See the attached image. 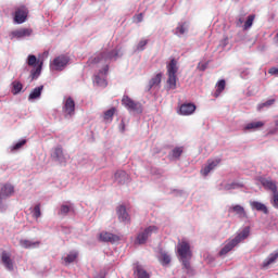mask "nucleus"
I'll return each mask as SVG.
<instances>
[{"instance_id":"nucleus-30","label":"nucleus","mask_w":278,"mask_h":278,"mask_svg":"<svg viewBox=\"0 0 278 278\" xmlns=\"http://www.w3.org/2000/svg\"><path fill=\"white\" fill-rule=\"evenodd\" d=\"M105 60V52L98 53L96 56L89 59V64H99Z\"/></svg>"},{"instance_id":"nucleus-36","label":"nucleus","mask_w":278,"mask_h":278,"mask_svg":"<svg viewBox=\"0 0 278 278\" xmlns=\"http://www.w3.org/2000/svg\"><path fill=\"white\" fill-rule=\"evenodd\" d=\"M27 144L26 139L20 140L17 143H15L13 147H11V152L14 153V151H18V149H23Z\"/></svg>"},{"instance_id":"nucleus-53","label":"nucleus","mask_w":278,"mask_h":278,"mask_svg":"<svg viewBox=\"0 0 278 278\" xmlns=\"http://www.w3.org/2000/svg\"><path fill=\"white\" fill-rule=\"evenodd\" d=\"M274 123H275V126H276V127H278V115H277V116H275V121H274Z\"/></svg>"},{"instance_id":"nucleus-45","label":"nucleus","mask_w":278,"mask_h":278,"mask_svg":"<svg viewBox=\"0 0 278 278\" xmlns=\"http://www.w3.org/2000/svg\"><path fill=\"white\" fill-rule=\"evenodd\" d=\"M238 186L239 185L236 182L227 184V185H225L224 190H236V188H238Z\"/></svg>"},{"instance_id":"nucleus-12","label":"nucleus","mask_w":278,"mask_h":278,"mask_svg":"<svg viewBox=\"0 0 278 278\" xmlns=\"http://www.w3.org/2000/svg\"><path fill=\"white\" fill-rule=\"evenodd\" d=\"M218 164H220V159L208 160L207 165L201 169V175H203V177H207V175H210V173H212V170H214Z\"/></svg>"},{"instance_id":"nucleus-49","label":"nucleus","mask_w":278,"mask_h":278,"mask_svg":"<svg viewBox=\"0 0 278 278\" xmlns=\"http://www.w3.org/2000/svg\"><path fill=\"white\" fill-rule=\"evenodd\" d=\"M137 21L138 23H142V13L137 15Z\"/></svg>"},{"instance_id":"nucleus-40","label":"nucleus","mask_w":278,"mask_h":278,"mask_svg":"<svg viewBox=\"0 0 278 278\" xmlns=\"http://www.w3.org/2000/svg\"><path fill=\"white\" fill-rule=\"evenodd\" d=\"M270 105H275V99H270L264 103L258 104L257 110L261 111V110H264V108H270Z\"/></svg>"},{"instance_id":"nucleus-38","label":"nucleus","mask_w":278,"mask_h":278,"mask_svg":"<svg viewBox=\"0 0 278 278\" xmlns=\"http://www.w3.org/2000/svg\"><path fill=\"white\" fill-rule=\"evenodd\" d=\"M253 21H255V15H249L248 20L245 21L244 25H243V29H251V27H253Z\"/></svg>"},{"instance_id":"nucleus-43","label":"nucleus","mask_w":278,"mask_h":278,"mask_svg":"<svg viewBox=\"0 0 278 278\" xmlns=\"http://www.w3.org/2000/svg\"><path fill=\"white\" fill-rule=\"evenodd\" d=\"M40 216H42V213L40 211V204H37L33 210V217L38 219L40 218Z\"/></svg>"},{"instance_id":"nucleus-26","label":"nucleus","mask_w":278,"mask_h":278,"mask_svg":"<svg viewBox=\"0 0 278 278\" xmlns=\"http://www.w3.org/2000/svg\"><path fill=\"white\" fill-rule=\"evenodd\" d=\"M226 86H227V83L225 81V79H220V80L216 84V86H215L216 91H215V93L213 94V97H215L216 99H218V97H220V93L223 92V90H225Z\"/></svg>"},{"instance_id":"nucleus-4","label":"nucleus","mask_w":278,"mask_h":278,"mask_svg":"<svg viewBox=\"0 0 278 278\" xmlns=\"http://www.w3.org/2000/svg\"><path fill=\"white\" fill-rule=\"evenodd\" d=\"M153 233H157V227L156 226H149L137 235L136 242L137 244H146L147 240L153 236Z\"/></svg>"},{"instance_id":"nucleus-8","label":"nucleus","mask_w":278,"mask_h":278,"mask_svg":"<svg viewBox=\"0 0 278 278\" xmlns=\"http://www.w3.org/2000/svg\"><path fill=\"white\" fill-rule=\"evenodd\" d=\"M0 257L7 270H14V261H12V254H10L8 251H2Z\"/></svg>"},{"instance_id":"nucleus-15","label":"nucleus","mask_w":278,"mask_h":278,"mask_svg":"<svg viewBox=\"0 0 278 278\" xmlns=\"http://www.w3.org/2000/svg\"><path fill=\"white\" fill-rule=\"evenodd\" d=\"M228 212L230 214H236L240 218H248L247 211L244 210V206H242L240 204H236L233 206H230Z\"/></svg>"},{"instance_id":"nucleus-20","label":"nucleus","mask_w":278,"mask_h":278,"mask_svg":"<svg viewBox=\"0 0 278 278\" xmlns=\"http://www.w3.org/2000/svg\"><path fill=\"white\" fill-rule=\"evenodd\" d=\"M264 125V122H251L243 127V131H257V129H262Z\"/></svg>"},{"instance_id":"nucleus-46","label":"nucleus","mask_w":278,"mask_h":278,"mask_svg":"<svg viewBox=\"0 0 278 278\" xmlns=\"http://www.w3.org/2000/svg\"><path fill=\"white\" fill-rule=\"evenodd\" d=\"M176 34H180V36H184L186 34V26L180 25L176 28Z\"/></svg>"},{"instance_id":"nucleus-48","label":"nucleus","mask_w":278,"mask_h":278,"mask_svg":"<svg viewBox=\"0 0 278 278\" xmlns=\"http://www.w3.org/2000/svg\"><path fill=\"white\" fill-rule=\"evenodd\" d=\"M269 75H278V67H271L268 71Z\"/></svg>"},{"instance_id":"nucleus-3","label":"nucleus","mask_w":278,"mask_h":278,"mask_svg":"<svg viewBox=\"0 0 278 278\" xmlns=\"http://www.w3.org/2000/svg\"><path fill=\"white\" fill-rule=\"evenodd\" d=\"M68 62H71V58L61 54L53 59L52 63L50 64V68L52 71H64L66 66H68Z\"/></svg>"},{"instance_id":"nucleus-44","label":"nucleus","mask_w":278,"mask_h":278,"mask_svg":"<svg viewBox=\"0 0 278 278\" xmlns=\"http://www.w3.org/2000/svg\"><path fill=\"white\" fill-rule=\"evenodd\" d=\"M104 56H105V60H112V59H114V58H118V51L112 50V51L109 52V53H105V52H104Z\"/></svg>"},{"instance_id":"nucleus-9","label":"nucleus","mask_w":278,"mask_h":278,"mask_svg":"<svg viewBox=\"0 0 278 278\" xmlns=\"http://www.w3.org/2000/svg\"><path fill=\"white\" fill-rule=\"evenodd\" d=\"M194 112H197V105L194 103H184L179 108V114L181 116H191Z\"/></svg>"},{"instance_id":"nucleus-37","label":"nucleus","mask_w":278,"mask_h":278,"mask_svg":"<svg viewBox=\"0 0 278 278\" xmlns=\"http://www.w3.org/2000/svg\"><path fill=\"white\" fill-rule=\"evenodd\" d=\"M72 210H73L72 205L62 204L59 211V215L66 216V214H68V212H71Z\"/></svg>"},{"instance_id":"nucleus-13","label":"nucleus","mask_w":278,"mask_h":278,"mask_svg":"<svg viewBox=\"0 0 278 278\" xmlns=\"http://www.w3.org/2000/svg\"><path fill=\"white\" fill-rule=\"evenodd\" d=\"M100 241L101 242H111V244H114V242L121 241V237H118V235L103 231L100 233Z\"/></svg>"},{"instance_id":"nucleus-52","label":"nucleus","mask_w":278,"mask_h":278,"mask_svg":"<svg viewBox=\"0 0 278 278\" xmlns=\"http://www.w3.org/2000/svg\"><path fill=\"white\" fill-rule=\"evenodd\" d=\"M243 23H244V21H243L242 18H239L237 25L240 26V25H242Z\"/></svg>"},{"instance_id":"nucleus-28","label":"nucleus","mask_w":278,"mask_h":278,"mask_svg":"<svg viewBox=\"0 0 278 278\" xmlns=\"http://www.w3.org/2000/svg\"><path fill=\"white\" fill-rule=\"evenodd\" d=\"M77 257H79V253L70 252L65 257H63V262L65 264H73V262H75V260H77Z\"/></svg>"},{"instance_id":"nucleus-10","label":"nucleus","mask_w":278,"mask_h":278,"mask_svg":"<svg viewBox=\"0 0 278 278\" xmlns=\"http://www.w3.org/2000/svg\"><path fill=\"white\" fill-rule=\"evenodd\" d=\"M27 8L25 7H21L15 11V16H14V21L15 23H17L18 25L25 23V21H27Z\"/></svg>"},{"instance_id":"nucleus-51","label":"nucleus","mask_w":278,"mask_h":278,"mask_svg":"<svg viewBox=\"0 0 278 278\" xmlns=\"http://www.w3.org/2000/svg\"><path fill=\"white\" fill-rule=\"evenodd\" d=\"M110 71V66H104V68H103V73H104V75H108V72Z\"/></svg>"},{"instance_id":"nucleus-7","label":"nucleus","mask_w":278,"mask_h":278,"mask_svg":"<svg viewBox=\"0 0 278 278\" xmlns=\"http://www.w3.org/2000/svg\"><path fill=\"white\" fill-rule=\"evenodd\" d=\"M51 157L55 162H60V164H66V155H64V149L62 148V146H58L53 149Z\"/></svg>"},{"instance_id":"nucleus-6","label":"nucleus","mask_w":278,"mask_h":278,"mask_svg":"<svg viewBox=\"0 0 278 278\" xmlns=\"http://www.w3.org/2000/svg\"><path fill=\"white\" fill-rule=\"evenodd\" d=\"M122 103L127 108V110H131L132 112H141L142 108L140 103L134 101L128 96H124L122 99Z\"/></svg>"},{"instance_id":"nucleus-29","label":"nucleus","mask_w":278,"mask_h":278,"mask_svg":"<svg viewBox=\"0 0 278 278\" xmlns=\"http://www.w3.org/2000/svg\"><path fill=\"white\" fill-rule=\"evenodd\" d=\"M277 257H278V252L270 254L269 257L263 262V268H267L270 266V264H275V262H277Z\"/></svg>"},{"instance_id":"nucleus-11","label":"nucleus","mask_w":278,"mask_h":278,"mask_svg":"<svg viewBox=\"0 0 278 278\" xmlns=\"http://www.w3.org/2000/svg\"><path fill=\"white\" fill-rule=\"evenodd\" d=\"M116 212L121 223H131V217H129V213H127V207H125V205L117 206Z\"/></svg>"},{"instance_id":"nucleus-25","label":"nucleus","mask_w":278,"mask_h":278,"mask_svg":"<svg viewBox=\"0 0 278 278\" xmlns=\"http://www.w3.org/2000/svg\"><path fill=\"white\" fill-rule=\"evenodd\" d=\"M250 205L252 210H256V212H263V214H268V207H266L265 204L262 202L252 201L250 202Z\"/></svg>"},{"instance_id":"nucleus-21","label":"nucleus","mask_w":278,"mask_h":278,"mask_svg":"<svg viewBox=\"0 0 278 278\" xmlns=\"http://www.w3.org/2000/svg\"><path fill=\"white\" fill-rule=\"evenodd\" d=\"M167 90H177V74H167Z\"/></svg>"},{"instance_id":"nucleus-32","label":"nucleus","mask_w":278,"mask_h":278,"mask_svg":"<svg viewBox=\"0 0 278 278\" xmlns=\"http://www.w3.org/2000/svg\"><path fill=\"white\" fill-rule=\"evenodd\" d=\"M21 90H23V84H21V81L15 80L12 83V94H18V92H21Z\"/></svg>"},{"instance_id":"nucleus-34","label":"nucleus","mask_w":278,"mask_h":278,"mask_svg":"<svg viewBox=\"0 0 278 278\" xmlns=\"http://www.w3.org/2000/svg\"><path fill=\"white\" fill-rule=\"evenodd\" d=\"M182 153H184V147H177L174 150H172V157L174 160H179Z\"/></svg>"},{"instance_id":"nucleus-54","label":"nucleus","mask_w":278,"mask_h":278,"mask_svg":"<svg viewBox=\"0 0 278 278\" xmlns=\"http://www.w3.org/2000/svg\"><path fill=\"white\" fill-rule=\"evenodd\" d=\"M269 134H275V131H269Z\"/></svg>"},{"instance_id":"nucleus-16","label":"nucleus","mask_w":278,"mask_h":278,"mask_svg":"<svg viewBox=\"0 0 278 278\" xmlns=\"http://www.w3.org/2000/svg\"><path fill=\"white\" fill-rule=\"evenodd\" d=\"M114 179H115V181H117V184L123 186V185L127 184V181H129V174H127V172H125V170H117L114 174Z\"/></svg>"},{"instance_id":"nucleus-41","label":"nucleus","mask_w":278,"mask_h":278,"mask_svg":"<svg viewBox=\"0 0 278 278\" xmlns=\"http://www.w3.org/2000/svg\"><path fill=\"white\" fill-rule=\"evenodd\" d=\"M94 81L97 86H101L102 88L108 86V80H105V78H101V76H96Z\"/></svg>"},{"instance_id":"nucleus-50","label":"nucleus","mask_w":278,"mask_h":278,"mask_svg":"<svg viewBox=\"0 0 278 278\" xmlns=\"http://www.w3.org/2000/svg\"><path fill=\"white\" fill-rule=\"evenodd\" d=\"M205 68H207L206 64L199 65V70L200 71H205Z\"/></svg>"},{"instance_id":"nucleus-18","label":"nucleus","mask_w":278,"mask_h":278,"mask_svg":"<svg viewBox=\"0 0 278 278\" xmlns=\"http://www.w3.org/2000/svg\"><path fill=\"white\" fill-rule=\"evenodd\" d=\"M134 275L138 278H151V275L148 274L147 269L140 264H136L134 267Z\"/></svg>"},{"instance_id":"nucleus-1","label":"nucleus","mask_w":278,"mask_h":278,"mask_svg":"<svg viewBox=\"0 0 278 278\" xmlns=\"http://www.w3.org/2000/svg\"><path fill=\"white\" fill-rule=\"evenodd\" d=\"M249 228H244L239 235L226 243V245L219 251V255H227L229 251H233L235 247H238L242 240H247V238H249Z\"/></svg>"},{"instance_id":"nucleus-2","label":"nucleus","mask_w":278,"mask_h":278,"mask_svg":"<svg viewBox=\"0 0 278 278\" xmlns=\"http://www.w3.org/2000/svg\"><path fill=\"white\" fill-rule=\"evenodd\" d=\"M27 64L28 66H36L37 64V67L35 70H31L30 77L31 79H38V76L40 75V73H42V64H43L42 61H38L36 55L29 54Z\"/></svg>"},{"instance_id":"nucleus-47","label":"nucleus","mask_w":278,"mask_h":278,"mask_svg":"<svg viewBox=\"0 0 278 278\" xmlns=\"http://www.w3.org/2000/svg\"><path fill=\"white\" fill-rule=\"evenodd\" d=\"M273 205L274 207H276V210H278V191H276L274 193V197H273Z\"/></svg>"},{"instance_id":"nucleus-14","label":"nucleus","mask_w":278,"mask_h":278,"mask_svg":"<svg viewBox=\"0 0 278 278\" xmlns=\"http://www.w3.org/2000/svg\"><path fill=\"white\" fill-rule=\"evenodd\" d=\"M33 33H34V30H31V28H20V29L13 30L11 33V39L12 38H27Z\"/></svg>"},{"instance_id":"nucleus-23","label":"nucleus","mask_w":278,"mask_h":278,"mask_svg":"<svg viewBox=\"0 0 278 278\" xmlns=\"http://www.w3.org/2000/svg\"><path fill=\"white\" fill-rule=\"evenodd\" d=\"M20 245L23 249H36V247H40V241H30L27 239L20 240Z\"/></svg>"},{"instance_id":"nucleus-39","label":"nucleus","mask_w":278,"mask_h":278,"mask_svg":"<svg viewBox=\"0 0 278 278\" xmlns=\"http://www.w3.org/2000/svg\"><path fill=\"white\" fill-rule=\"evenodd\" d=\"M160 262L163 266H168V264L170 263V255L166 254V253H162L161 254V258Z\"/></svg>"},{"instance_id":"nucleus-17","label":"nucleus","mask_w":278,"mask_h":278,"mask_svg":"<svg viewBox=\"0 0 278 278\" xmlns=\"http://www.w3.org/2000/svg\"><path fill=\"white\" fill-rule=\"evenodd\" d=\"M65 114L73 116L75 114V100L73 98H67L63 108Z\"/></svg>"},{"instance_id":"nucleus-31","label":"nucleus","mask_w":278,"mask_h":278,"mask_svg":"<svg viewBox=\"0 0 278 278\" xmlns=\"http://www.w3.org/2000/svg\"><path fill=\"white\" fill-rule=\"evenodd\" d=\"M45 86H39L37 88H35L28 96L29 100L33 99H38V97H40V94H42V90H43Z\"/></svg>"},{"instance_id":"nucleus-19","label":"nucleus","mask_w":278,"mask_h":278,"mask_svg":"<svg viewBox=\"0 0 278 278\" xmlns=\"http://www.w3.org/2000/svg\"><path fill=\"white\" fill-rule=\"evenodd\" d=\"M178 61L177 59L173 58L170 59L169 63L167 64V75H177L179 71V66H177Z\"/></svg>"},{"instance_id":"nucleus-24","label":"nucleus","mask_w":278,"mask_h":278,"mask_svg":"<svg viewBox=\"0 0 278 278\" xmlns=\"http://www.w3.org/2000/svg\"><path fill=\"white\" fill-rule=\"evenodd\" d=\"M11 194H14V186L10 184L3 185L0 191V199L3 197H11Z\"/></svg>"},{"instance_id":"nucleus-27","label":"nucleus","mask_w":278,"mask_h":278,"mask_svg":"<svg viewBox=\"0 0 278 278\" xmlns=\"http://www.w3.org/2000/svg\"><path fill=\"white\" fill-rule=\"evenodd\" d=\"M162 77H163L162 73H159L154 77H152L151 80L149 81L150 88H155L160 86V84H162Z\"/></svg>"},{"instance_id":"nucleus-5","label":"nucleus","mask_w":278,"mask_h":278,"mask_svg":"<svg viewBox=\"0 0 278 278\" xmlns=\"http://www.w3.org/2000/svg\"><path fill=\"white\" fill-rule=\"evenodd\" d=\"M178 255L180 260H192V250H190V243L188 241H181L178 243Z\"/></svg>"},{"instance_id":"nucleus-35","label":"nucleus","mask_w":278,"mask_h":278,"mask_svg":"<svg viewBox=\"0 0 278 278\" xmlns=\"http://www.w3.org/2000/svg\"><path fill=\"white\" fill-rule=\"evenodd\" d=\"M114 114H116V108H111L104 112V121H112L114 118Z\"/></svg>"},{"instance_id":"nucleus-33","label":"nucleus","mask_w":278,"mask_h":278,"mask_svg":"<svg viewBox=\"0 0 278 278\" xmlns=\"http://www.w3.org/2000/svg\"><path fill=\"white\" fill-rule=\"evenodd\" d=\"M191 258H180V262L182 263L184 268L186 269L187 275H190L192 273V266L190 265Z\"/></svg>"},{"instance_id":"nucleus-42","label":"nucleus","mask_w":278,"mask_h":278,"mask_svg":"<svg viewBox=\"0 0 278 278\" xmlns=\"http://www.w3.org/2000/svg\"><path fill=\"white\" fill-rule=\"evenodd\" d=\"M149 45V39H141L137 45V51H144V47Z\"/></svg>"},{"instance_id":"nucleus-22","label":"nucleus","mask_w":278,"mask_h":278,"mask_svg":"<svg viewBox=\"0 0 278 278\" xmlns=\"http://www.w3.org/2000/svg\"><path fill=\"white\" fill-rule=\"evenodd\" d=\"M262 186L265 190H270L273 194L277 192V182L270 180V179H263L261 181Z\"/></svg>"}]
</instances>
